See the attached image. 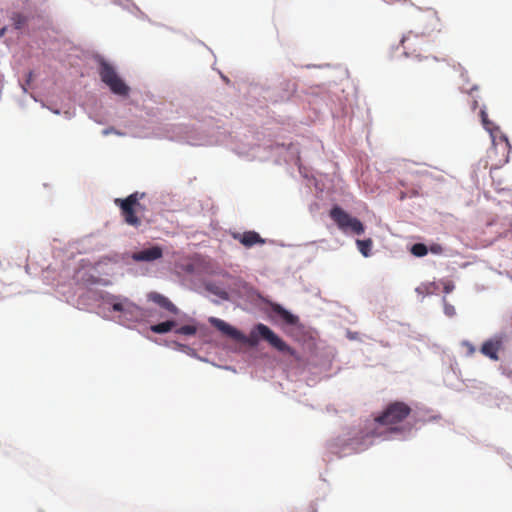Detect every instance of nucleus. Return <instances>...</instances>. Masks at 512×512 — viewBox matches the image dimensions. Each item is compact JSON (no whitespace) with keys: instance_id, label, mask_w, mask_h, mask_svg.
Returning a JSON list of instances; mask_svg holds the SVG:
<instances>
[{"instance_id":"f257e3e1","label":"nucleus","mask_w":512,"mask_h":512,"mask_svg":"<svg viewBox=\"0 0 512 512\" xmlns=\"http://www.w3.org/2000/svg\"><path fill=\"white\" fill-rule=\"evenodd\" d=\"M210 323L224 335L230 337L233 340L239 342H248L250 345H254L258 342V335L278 351L288 353L289 355L296 357V351L287 345L286 342H284L278 335H276L268 326L262 323H259L255 326V329L250 334L249 340L243 333L221 319L211 318Z\"/></svg>"},{"instance_id":"f03ea898","label":"nucleus","mask_w":512,"mask_h":512,"mask_svg":"<svg viewBox=\"0 0 512 512\" xmlns=\"http://www.w3.org/2000/svg\"><path fill=\"white\" fill-rule=\"evenodd\" d=\"M442 27L443 25L438 13L435 10H428L421 19V31L419 33L409 31L406 35L403 36L401 43L405 50V53L407 55L414 56L416 59H418L419 62L423 60L427 63L437 62L438 59L436 57L426 56L422 58L421 55L417 53V51L421 49V45L427 42V36L434 32H441Z\"/></svg>"},{"instance_id":"7ed1b4c3","label":"nucleus","mask_w":512,"mask_h":512,"mask_svg":"<svg viewBox=\"0 0 512 512\" xmlns=\"http://www.w3.org/2000/svg\"><path fill=\"white\" fill-rule=\"evenodd\" d=\"M382 433L378 432L374 427H366L363 430L357 431L343 439H337L332 444L333 450L343 451L345 454L352 452H362L366 450L373 443V439L381 436Z\"/></svg>"},{"instance_id":"20e7f679","label":"nucleus","mask_w":512,"mask_h":512,"mask_svg":"<svg viewBox=\"0 0 512 512\" xmlns=\"http://www.w3.org/2000/svg\"><path fill=\"white\" fill-rule=\"evenodd\" d=\"M411 411L410 406L404 402H392L387 405L380 415L375 417L374 425L387 426L390 432H397L400 430L398 425L410 415Z\"/></svg>"},{"instance_id":"39448f33","label":"nucleus","mask_w":512,"mask_h":512,"mask_svg":"<svg viewBox=\"0 0 512 512\" xmlns=\"http://www.w3.org/2000/svg\"><path fill=\"white\" fill-rule=\"evenodd\" d=\"M144 196V193L134 192L125 199H115L114 203L120 208L123 220L127 225L134 228L141 226L142 220L137 214L144 210L139 202Z\"/></svg>"},{"instance_id":"423d86ee","label":"nucleus","mask_w":512,"mask_h":512,"mask_svg":"<svg viewBox=\"0 0 512 512\" xmlns=\"http://www.w3.org/2000/svg\"><path fill=\"white\" fill-rule=\"evenodd\" d=\"M99 75L110 90L117 95L126 96L129 93V87L118 76L112 65L102 60L100 62Z\"/></svg>"},{"instance_id":"0eeeda50","label":"nucleus","mask_w":512,"mask_h":512,"mask_svg":"<svg viewBox=\"0 0 512 512\" xmlns=\"http://www.w3.org/2000/svg\"><path fill=\"white\" fill-rule=\"evenodd\" d=\"M330 217L343 232L351 231L356 235L364 233L365 228L362 222L357 218L350 216L339 206H334L330 210Z\"/></svg>"},{"instance_id":"6e6552de","label":"nucleus","mask_w":512,"mask_h":512,"mask_svg":"<svg viewBox=\"0 0 512 512\" xmlns=\"http://www.w3.org/2000/svg\"><path fill=\"white\" fill-rule=\"evenodd\" d=\"M163 256V249L160 246H152L143 250H140L138 252H134L131 255V258L135 262H153L155 260H158L162 258Z\"/></svg>"},{"instance_id":"1a4fd4ad","label":"nucleus","mask_w":512,"mask_h":512,"mask_svg":"<svg viewBox=\"0 0 512 512\" xmlns=\"http://www.w3.org/2000/svg\"><path fill=\"white\" fill-rule=\"evenodd\" d=\"M232 237L238 240L243 246L250 248L256 244H264L265 240L255 231H247L244 233H233Z\"/></svg>"},{"instance_id":"9d476101","label":"nucleus","mask_w":512,"mask_h":512,"mask_svg":"<svg viewBox=\"0 0 512 512\" xmlns=\"http://www.w3.org/2000/svg\"><path fill=\"white\" fill-rule=\"evenodd\" d=\"M147 298L149 301L154 302L172 315H178L180 312L179 309L166 296L158 292H150L147 295Z\"/></svg>"},{"instance_id":"9b49d317","label":"nucleus","mask_w":512,"mask_h":512,"mask_svg":"<svg viewBox=\"0 0 512 512\" xmlns=\"http://www.w3.org/2000/svg\"><path fill=\"white\" fill-rule=\"evenodd\" d=\"M500 340H488L483 343L481 352L492 360H498V352L501 348Z\"/></svg>"},{"instance_id":"f8f14e48","label":"nucleus","mask_w":512,"mask_h":512,"mask_svg":"<svg viewBox=\"0 0 512 512\" xmlns=\"http://www.w3.org/2000/svg\"><path fill=\"white\" fill-rule=\"evenodd\" d=\"M112 309L117 312L132 313L134 310H138L139 308L128 299H123L122 301L113 302Z\"/></svg>"},{"instance_id":"ddd939ff","label":"nucleus","mask_w":512,"mask_h":512,"mask_svg":"<svg viewBox=\"0 0 512 512\" xmlns=\"http://www.w3.org/2000/svg\"><path fill=\"white\" fill-rule=\"evenodd\" d=\"M274 311L280 316L281 319H283L287 324L295 325L298 322V317L281 307L280 305H277L274 308Z\"/></svg>"},{"instance_id":"4468645a","label":"nucleus","mask_w":512,"mask_h":512,"mask_svg":"<svg viewBox=\"0 0 512 512\" xmlns=\"http://www.w3.org/2000/svg\"><path fill=\"white\" fill-rule=\"evenodd\" d=\"M176 326V322L173 320H167L150 327L151 331L157 334H164L171 331Z\"/></svg>"},{"instance_id":"2eb2a0df","label":"nucleus","mask_w":512,"mask_h":512,"mask_svg":"<svg viewBox=\"0 0 512 512\" xmlns=\"http://www.w3.org/2000/svg\"><path fill=\"white\" fill-rule=\"evenodd\" d=\"M356 244L358 246L359 251L364 257H368L370 255V250L373 244L370 238L365 240H357Z\"/></svg>"},{"instance_id":"dca6fc26","label":"nucleus","mask_w":512,"mask_h":512,"mask_svg":"<svg viewBox=\"0 0 512 512\" xmlns=\"http://www.w3.org/2000/svg\"><path fill=\"white\" fill-rule=\"evenodd\" d=\"M411 253L417 257H423L428 253V249L425 244L417 243L412 246Z\"/></svg>"},{"instance_id":"f3484780","label":"nucleus","mask_w":512,"mask_h":512,"mask_svg":"<svg viewBox=\"0 0 512 512\" xmlns=\"http://www.w3.org/2000/svg\"><path fill=\"white\" fill-rule=\"evenodd\" d=\"M177 334L192 336L197 332V327L194 325H184L175 331Z\"/></svg>"},{"instance_id":"a211bd4d","label":"nucleus","mask_w":512,"mask_h":512,"mask_svg":"<svg viewBox=\"0 0 512 512\" xmlns=\"http://www.w3.org/2000/svg\"><path fill=\"white\" fill-rule=\"evenodd\" d=\"M207 290L210 291L211 293L219 296L221 299H224V300L228 299V293L225 290H223L215 285H212V284L207 285Z\"/></svg>"},{"instance_id":"6ab92c4d","label":"nucleus","mask_w":512,"mask_h":512,"mask_svg":"<svg viewBox=\"0 0 512 512\" xmlns=\"http://www.w3.org/2000/svg\"><path fill=\"white\" fill-rule=\"evenodd\" d=\"M480 116L482 120V124L485 127L486 130L491 131L492 130V123L489 121L487 113L484 109H481Z\"/></svg>"},{"instance_id":"aec40b11","label":"nucleus","mask_w":512,"mask_h":512,"mask_svg":"<svg viewBox=\"0 0 512 512\" xmlns=\"http://www.w3.org/2000/svg\"><path fill=\"white\" fill-rule=\"evenodd\" d=\"M443 301L445 315H447L448 317H453L456 314L455 307L452 304L448 303L445 298Z\"/></svg>"},{"instance_id":"412c9836","label":"nucleus","mask_w":512,"mask_h":512,"mask_svg":"<svg viewBox=\"0 0 512 512\" xmlns=\"http://www.w3.org/2000/svg\"><path fill=\"white\" fill-rule=\"evenodd\" d=\"M12 19H13L14 25L17 29L22 28V26L26 22V18L21 14H15Z\"/></svg>"},{"instance_id":"4be33fe9","label":"nucleus","mask_w":512,"mask_h":512,"mask_svg":"<svg viewBox=\"0 0 512 512\" xmlns=\"http://www.w3.org/2000/svg\"><path fill=\"white\" fill-rule=\"evenodd\" d=\"M428 288H429V286L422 285V286L416 288V292L419 293V294H423L425 292L428 293Z\"/></svg>"},{"instance_id":"5701e85b","label":"nucleus","mask_w":512,"mask_h":512,"mask_svg":"<svg viewBox=\"0 0 512 512\" xmlns=\"http://www.w3.org/2000/svg\"><path fill=\"white\" fill-rule=\"evenodd\" d=\"M300 512H317V510L314 508V506L309 505L303 508Z\"/></svg>"},{"instance_id":"b1692460","label":"nucleus","mask_w":512,"mask_h":512,"mask_svg":"<svg viewBox=\"0 0 512 512\" xmlns=\"http://www.w3.org/2000/svg\"><path fill=\"white\" fill-rule=\"evenodd\" d=\"M110 133H117V132L113 128H108V129L103 130L104 135H108Z\"/></svg>"},{"instance_id":"393cba45","label":"nucleus","mask_w":512,"mask_h":512,"mask_svg":"<svg viewBox=\"0 0 512 512\" xmlns=\"http://www.w3.org/2000/svg\"><path fill=\"white\" fill-rule=\"evenodd\" d=\"M452 289H453V286H449V285H447V286H445L444 291H445L446 293H449V292H451V291H452Z\"/></svg>"},{"instance_id":"a878e982","label":"nucleus","mask_w":512,"mask_h":512,"mask_svg":"<svg viewBox=\"0 0 512 512\" xmlns=\"http://www.w3.org/2000/svg\"><path fill=\"white\" fill-rule=\"evenodd\" d=\"M477 106H478V102L476 100H474L472 102V110H476Z\"/></svg>"},{"instance_id":"bb28decb","label":"nucleus","mask_w":512,"mask_h":512,"mask_svg":"<svg viewBox=\"0 0 512 512\" xmlns=\"http://www.w3.org/2000/svg\"><path fill=\"white\" fill-rule=\"evenodd\" d=\"M407 194L405 192L400 193V200H404L406 198Z\"/></svg>"},{"instance_id":"cd10ccee","label":"nucleus","mask_w":512,"mask_h":512,"mask_svg":"<svg viewBox=\"0 0 512 512\" xmlns=\"http://www.w3.org/2000/svg\"><path fill=\"white\" fill-rule=\"evenodd\" d=\"M418 195V192L417 191H413L412 192V196H417Z\"/></svg>"},{"instance_id":"c85d7f7f","label":"nucleus","mask_w":512,"mask_h":512,"mask_svg":"<svg viewBox=\"0 0 512 512\" xmlns=\"http://www.w3.org/2000/svg\"><path fill=\"white\" fill-rule=\"evenodd\" d=\"M399 184L402 186V187H405V183L403 181H400Z\"/></svg>"}]
</instances>
